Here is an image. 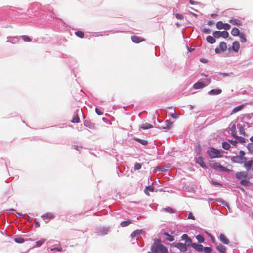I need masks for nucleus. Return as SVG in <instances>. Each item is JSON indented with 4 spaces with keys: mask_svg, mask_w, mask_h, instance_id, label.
Segmentation results:
<instances>
[{
    "mask_svg": "<svg viewBox=\"0 0 253 253\" xmlns=\"http://www.w3.org/2000/svg\"><path fill=\"white\" fill-rule=\"evenodd\" d=\"M151 247V252H148V253H168L167 248L161 244L160 240L155 239Z\"/></svg>",
    "mask_w": 253,
    "mask_h": 253,
    "instance_id": "nucleus-1",
    "label": "nucleus"
},
{
    "mask_svg": "<svg viewBox=\"0 0 253 253\" xmlns=\"http://www.w3.org/2000/svg\"><path fill=\"white\" fill-rule=\"evenodd\" d=\"M224 151L221 149H216L214 147H211L209 150H207V153L209 157L211 158H220L221 153Z\"/></svg>",
    "mask_w": 253,
    "mask_h": 253,
    "instance_id": "nucleus-2",
    "label": "nucleus"
},
{
    "mask_svg": "<svg viewBox=\"0 0 253 253\" xmlns=\"http://www.w3.org/2000/svg\"><path fill=\"white\" fill-rule=\"evenodd\" d=\"M213 36L215 38H219L222 37L223 38H227L229 36V33L226 31H216L213 33Z\"/></svg>",
    "mask_w": 253,
    "mask_h": 253,
    "instance_id": "nucleus-3",
    "label": "nucleus"
},
{
    "mask_svg": "<svg viewBox=\"0 0 253 253\" xmlns=\"http://www.w3.org/2000/svg\"><path fill=\"white\" fill-rule=\"evenodd\" d=\"M216 28L218 29H224L228 30L230 28V25L228 23H223L222 21H218L216 24Z\"/></svg>",
    "mask_w": 253,
    "mask_h": 253,
    "instance_id": "nucleus-4",
    "label": "nucleus"
},
{
    "mask_svg": "<svg viewBox=\"0 0 253 253\" xmlns=\"http://www.w3.org/2000/svg\"><path fill=\"white\" fill-rule=\"evenodd\" d=\"M232 162L236 163H243L246 162L247 158H242L239 156H232L231 157Z\"/></svg>",
    "mask_w": 253,
    "mask_h": 253,
    "instance_id": "nucleus-5",
    "label": "nucleus"
},
{
    "mask_svg": "<svg viewBox=\"0 0 253 253\" xmlns=\"http://www.w3.org/2000/svg\"><path fill=\"white\" fill-rule=\"evenodd\" d=\"M218 238L220 241L224 244L228 245L230 243L229 239L224 234H220Z\"/></svg>",
    "mask_w": 253,
    "mask_h": 253,
    "instance_id": "nucleus-6",
    "label": "nucleus"
},
{
    "mask_svg": "<svg viewBox=\"0 0 253 253\" xmlns=\"http://www.w3.org/2000/svg\"><path fill=\"white\" fill-rule=\"evenodd\" d=\"M175 247L179 249L181 252H185L187 250L186 244L178 243L175 244Z\"/></svg>",
    "mask_w": 253,
    "mask_h": 253,
    "instance_id": "nucleus-7",
    "label": "nucleus"
},
{
    "mask_svg": "<svg viewBox=\"0 0 253 253\" xmlns=\"http://www.w3.org/2000/svg\"><path fill=\"white\" fill-rule=\"evenodd\" d=\"M132 41L136 43H139L141 42L145 41V39L137 36H131Z\"/></svg>",
    "mask_w": 253,
    "mask_h": 253,
    "instance_id": "nucleus-8",
    "label": "nucleus"
},
{
    "mask_svg": "<svg viewBox=\"0 0 253 253\" xmlns=\"http://www.w3.org/2000/svg\"><path fill=\"white\" fill-rule=\"evenodd\" d=\"M235 176L237 179H241L243 178H246L248 176V173L245 171H240L237 172Z\"/></svg>",
    "mask_w": 253,
    "mask_h": 253,
    "instance_id": "nucleus-9",
    "label": "nucleus"
},
{
    "mask_svg": "<svg viewBox=\"0 0 253 253\" xmlns=\"http://www.w3.org/2000/svg\"><path fill=\"white\" fill-rule=\"evenodd\" d=\"M216 249L220 253H226L227 250V248L221 244H217Z\"/></svg>",
    "mask_w": 253,
    "mask_h": 253,
    "instance_id": "nucleus-10",
    "label": "nucleus"
},
{
    "mask_svg": "<svg viewBox=\"0 0 253 253\" xmlns=\"http://www.w3.org/2000/svg\"><path fill=\"white\" fill-rule=\"evenodd\" d=\"M232 49L235 52H238L240 49V43L238 41H235L232 44Z\"/></svg>",
    "mask_w": 253,
    "mask_h": 253,
    "instance_id": "nucleus-11",
    "label": "nucleus"
},
{
    "mask_svg": "<svg viewBox=\"0 0 253 253\" xmlns=\"http://www.w3.org/2000/svg\"><path fill=\"white\" fill-rule=\"evenodd\" d=\"M140 127L142 129L146 130L150 128H152L153 127L152 125L148 123H145L141 124L140 126Z\"/></svg>",
    "mask_w": 253,
    "mask_h": 253,
    "instance_id": "nucleus-12",
    "label": "nucleus"
},
{
    "mask_svg": "<svg viewBox=\"0 0 253 253\" xmlns=\"http://www.w3.org/2000/svg\"><path fill=\"white\" fill-rule=\"evenodd\" d=\"M244 163V167L246 168V169L247 171H249L252 167V166L253 164V161L252 160H249L248 161H246V162H245Z\"/></svg>",
    "mask_w": 253,
    "mask_h": 253,
    "instance_id": "nucleus-13",
    "label": "nucleus"
},
{
    "mask_svg": "<svg viewBox=\"0 0 253 253\" xmlns=\"http://www.w3.org/2000/svg\"><path fill=\"white\" fill-rule=\"evenodd\" d=\"M192 247L196 251L201 252L203 250V246L196 243L192 244Z\"/></svg>",
    "mask_w": 253,
    "mask_h": 253,
    "instance_id": "nucleus-14",
    "label": "nucleus"
},
{
    "mask_svg": "<svg viewBox=\"0 0 253 253\" xmlns=\"http://www.w3.org/2000/svg\"><path fill=\"white\" fill-rule=\"evenodd\" d=\"M165 125L162 126V128L164 129H169L172 126L173 123L172 122L167 120Z\"/></svg>",
    "mask_w": 253,
    "mask_h": 253,
    "instance_id": "nucleus-15",
    "label": "nucleus"
},
{
    "mask_svg": "<svg viewBox=\"0 0 253 253\" xmlns=\"http://www.w3.org/2000/svg\"><path fill=\"white\" fill-rule=\"evenodd\" d=\"M229 22L234 25L240 26L242 25L241 21L237 19L232 18L229 20Z\"/></svg>",
    "mask_w": 253,
    "mask_h": 253,
    "instance_id": "nucleus-16",
    "label": "nucleus"
},
{
    "mask_svg": "<svg viewBox=\"0 0 253 253\" xmlns=\"http://www.w3.org/2000/svg\"><path fill=\"white\" fill-rule=\"evenodd\" d=\"M79 111V110H77L76 112H75L74 116L71 121L72 123H75L80 122V118L78 114Z\"/></svg>",
    "mask_w": 253,
    "mask_h": 253,
    "instance_id": "nucleus-17",
    "label": "nucleus"
},
{
    "mask_svg": "<svg viewBox=\"0 0 253 253\" xmlns=\"http://www.w3.org/2000/svg\"><path fill=\"white\" fill-rule=\"evenodd\" d=\"M204 87H205V84H204L203 83L201 82L196 83L194 84V88L196 89L202 88Z\"/></svg>",
    "mask_w": 253,
    "mask_h": 253,
    "instance_id": "nucleus-18",
    "label": "nucleus"
},
{
    "mask_svg": "<svg viewBox=\"0 0 253 253\" xmlns=\"http://www.w3.org/2000/svg\"><path fill=\"white\" fill-rule=\"evenodd\" d=\"M231 34L234 36H237L241 33H240V31L237 28L234 27L231 30Z\"/></svg>",
    "mask_w": 253,
    "mask_h": 253,
    "instance_id": "nucleus-19",
    "label": "nucleus"
},
{
    "mask_svg": "<svg viewBox=\"0 0 253 253\" xmlns=\"http://www.w3.org/2000/svg\"><path fill=\"white\" fill-rule=\"evenodd\" d=\"M154 190V187L153 186H148L146 187L144 192L147 195L150 196L149 192H153Z\"/></svg>",
    "mask_w": 253,
    "mask_h": 253,
    "instance_id": "nucleus-20",
    "label": "nucleus"
},
{
    "mask_svg": "<svg viewBox=\"0 0 253 253\" xmlns=\"http://www.w3.org/2000/svg\"><path fill=\"white\" fill-rule=\"evenodd\" d=\"M210 166L215 169L219 170L221 165L219 163L214 162L213 164L211 163Z\"/></svg>",
    "mask_w": 253,
    "mask_h": 253,
    "instance_id": "nucleus-21",
    "label": "nucleus"
},
{
    "mask_svg": "<svg viewBox=\"0 0 253 253\" xmlns=\"http://www.w3.org/2000/svg\"><path fill=\"white\" fill-rule=\"evenodd\" d=\"M222 90L220 89H212L209 91V94L211 95H217L221 93Z\"/></svg>",
    "mask_w": 253,
    "mask_h": 253,
    "instance_id": "nucleus-22",
    "label": "nucleus"
},
{
    "mask_svg": "<svg viewBox=\"0 0 253 253\" xmlns=\"http://www.w3.org/2000/svg\"><path fill=\"white\" fill-rule=\"evenodd\" d=\"M142 234V230H136L132 233L131 236L132 238H133V237H135L139 235H141Z\"/></svg>",
    "mask_w": 253,
    "mask_h": 253,
    "instance_id": "nucleus-23",
    "label": "nucleus"
},
{
    "mask_svg": "<svg viewBox=\"0 0 253 253\" xmlns=\"http://www.w3.org/2000/svg\"><path fill=\"white\" fill-rule=\"evenodd\" d=\"M240 40L242 43H245L247 42L246 35L244 33H241L239 35Z\"/></svg>",
    "mask_w": 253,
    "mask_h": 253,
    "instance_id": "nucleus-24",
    "label": "nucleus"
},
{
    "mask_svg": "<svg viewBox=\"0 0 253 253\" xmlns=\"http://www.w3.org/2000/svg\"><path fill=\"white\" fill-rule=\"evenodd\" d=\"M207 41L208 42L213 44L216 41L214 37L211 36H208L207 37Z\"/></svg>",
    "mask_w": 253,
    "mask_h": 253,
    "instance_id": "nucleus-25",
    "label": "nucleus"
},
{
    "mask_svg": "<svg viewBox=\"0 0 253 253\" xmlns=\"http://www.w3.org/2000/svg\"><path fill=\"white\" fill-rule=\"evenodd\" d=\"M230 130L231 131L232 136H233V137L235 136L236 135V133H237L235 124L232 125Z\"/></svg>",
    "mask_w": 253,
    "mask_h": 253,
    "instance_id": "nucleus-26",
    "label": "nucleus"
},
{
    "mask_svg": "<svg viewBox=\"0 0 253 253\" xmlns=\"http://www.w3.org/2000/svg\"><path fill=\"white\" fill-rule=\"evenodd\" d=\"M219 46H220V49L222 51H225L227 49V45H226V43L224 42H221L219 44Z\"/></svg>",
    "mask_w": 253,
    "mask_h": 253,
    "instance_id": "nucleus-27",
    "label": "nucleus"
},
{
    "mask_svg": "<svg viewBox=\"0 0 253 253\" xmlns=\"http://www.w3.org/2000/svg\"><path fill=\"white\" fill-rule=\"evenodd\" d=\"M222 146L223 149L226 150H229L230 148V145L226 142H223L222 143Z\"/></svg>",
    "mask_w": 253,
    "mask_h": 253,
    "instance_id": "nucleus-28",
    "label": "nucleus"
},
{
    "mask_svg": "<svg viewBox=\"0 0 253 253\" xmlns=\"http://www.w3.org/2000/svg\"><path fill=\"white\" fill-rule=\"evenodd\" d=\"M164 234L167 236V239L169 241H173L174 240V237L167 232H165Z\"/></svg>",
    "mask_w": 253,
    "mask_h": 253,
    "instance_id": "nucleus-29",
    "label": "nucleus"
},
{
    "mask_svg": "<svg viewBox=\"0 0 253 253\" xmlns=\"http://www.w3.org/2000/svg\"><path fill=\"white\" fill-rule=\"evenodd\" d=\"M234 137L235 138L236 140H237L238 142H239L240 143H244L246 142L245 139L242 137H240L236 135Z\"/></svg>",
    "mask_w": 253,
    "mask_h": 253,
    "instance_id": "nucleus-30",
    "label": "nucleus"
},
{
    "mask_svg": "<svg viewBox=\"0 0 253 253\" xmlns=\"http://www.w3.org/2000/svg\"><path fill=\"white\" fill-rule=\"evenodd\" d=\"M243 108L242 105H240L236 107L232 111L231 114L236 113V112L240 111Z\"/></svg>",
    "mask_w": 253,
    "mask_h": 253,
    "instance_id": "nucleus-31",
    "label": "nucleus"
},
{
    "mask_svg": "<svg viewBox=\"0 0 253 253\" xmlns=\"http://www.w3.org/2000/svg\"><path fill=\"white\" fill-rule=\"evenodd\" d=\"M46 241L45 239H41L39 241H38L36 242V246L40 247Z\"/></svg>",
    "mask_w": 253,
    "mask_h": 253,
    "instance_id": "nucleus-32",
    "label": "nucleus"
},
{
    "mask_svg": "<svg viewBox=\"0 0 253 253\" xmlns=\"http://www.w3.org/2000/svg\"><path fill=\"white\" fill-rule=\"evenodd\" d=\"M197 163L199 164L203 168L205 167V165L202 158L199 157V158L197 160Z\"/></svg>",
    "mask_w": 253,
    "mask_h": 253,
    "instance_id": "nucleus-33",
    "label": "nucleus"
},
{
    "mask_svg": "<svg viewBox=\"0 0 253 253\" xmlns=\"http://www.w3.org/2000/svg\"><path fill=\"white\" fill-rule=\"evenodd\" d=\"M240 183L242 185L247 186L249 185L250 182L248 179H243L240 181Z\"/></svg>",
    "mask_w": 253,
    "mask_h": 253,
    "instance_id": "nucleus-34",
    "label": "nucleus"
},
{
    "mask_svg": "<svg viewBox=\"0 0 253 253\" xmlns=\"http://www.w3.org/2000/svg\"><path fill=\"white\" fill-rule=\"evenodd\" d=\"M75 35L80 37V38H83L84 36V33L83 32V31H76L75 32Z\"/></svg>",
    "mask_w": 253,
    "mask_h": 253,
    "instance_id": "nucleus-35",
    "label": "nucleus"
},
{
    "mask_svg": "<svg viewBox=\"0 0 253 253\" xmlns=\"http://www.w3.org/2000/svg\"><path fill=\"white\" fill-rule=\"evenodd\" d=\"M131 223V221H123L121 223V226L123 227H126L128 226Z\"/></svg>",
    "mask_w": 253,
    "mask_h": 253,
    "instance_id": "nucleus-36",
    "label": "nucleus"
},
{
    "mask_svg": "<svg viewBox=\"0 0 253 253\" xmlns=\"http://www.w3.org/2000/svg\"><path fill=\"white\" fill-rule=\"evenodd\" d=\"M42 218L51 219L54 218V215L51 213H47L42 216Z\"/></svg>",
    "mask_w": 253,
    "mask_h": 253,
    "instance_id": "nucleus-37",
    "label": "nucleus"
},
{
    "mask_svg": "<svg viewBox=\"0 0 253 253\" xmlns=\"http://www.w3.org/2000/svg\"><path fill=\"white\" fill-rule=\"evenodd\" d=\"M21 37L22 39V40L25 42H30L31 41V38L27 35H23Z\"/></svg>",
    "mask_w": 253,
    "mask_h": 253,
    "instance_id": "nucleus-38",
    "label": "nucleus"
},
{
    "mask_svg": "<svg viewBox=\"0 0 253 253\" xmlns=\"http://www.w3.org/2000/svg\"><path fill=\"white\" fill-rule=\"evenodd\" d=\"M14 241L18 243H22L25 241V240L23 238L17 237L14 239Z\"/></svg>",
    "mask_w": 253,
    "mask_h": 253,
    "instance_id": "nucleus-39",
    "label": "nucleus"
},
{
    "mask_svg": "<svg viewBox=\"0 0 253 253\" xmlns=\"http://www.w3.org/2000/svg\"><path fill=\"white\" fill-rule=\"evenodd\" d=\"M196 239L199 243H203L204 241V238L201 235H198Z\"/></svg>",
    "mask_w": 253,
    "mask_h": 253,
    "instance_id": "nucleus-40",
    "label": "nucleus"
},
{
    "mask_svg": "<svg viewBox=\"0 0 253 253\" xmlns=\"http://www.w3.org/2000/svg\"><path fill=\"white\" fill-rule=\"evenodd\" d=\"M136 141L139 142L140 143L142 144L143 145H146L148 144V141L146 140L140 139H136Z\"/></svg>",
    "mask_w": 253,
    "mask_h": 253,
    "instance_id": "nucleus-41",
    "label": "nucleus"
},
{
    "mask_svg": "<svg viewBox=\"0 0 253 253\" xmlns=\"http://www.w3.org/2000/svg\"><path fill=\"white\" fill-rule=\"evenodd\" d=\"M219 170L221 171H226V172L230 171V170L227 168L223 167L221 165L220 166V167L219 168Z\"/></svg>",
    "mask_w": 253,
    "mask_h": 253,
    "instance_id": "nucleus-42",
    "label": "nucleus"
},
{
    "mask_svg": "<svg viewBox=\"0 0 253 253\" xmlns=\"http://www.w3.org/2000/svg\"><path fill=\"white\" fill-rule=\"evenodd\" d=\"M247 148L249 150V151L252 153L253 152V143H250L248 144Z\"/></svg>",
    "mask_w": 253,
    "mask_h": 253,
    "instance_id": "nucleus-43",
    "label": "nucleus"
},
{
    "mask_svg": "<svg viewBox=\"0 0 253 253\" xmlns=\"http://www.w3.org/2000/svg\"><path fill=\"white\" fill-rule=\"evenodd\" d=\"M239 132L241 134L243 135L244 136H245V131L244 129V126H240L239 128Z\"/></svg>",
    "mask_w": 253,
    "mask_h": 253,
    "instance_id": "nucleus-44",
    "label": "nucleus"
},
{
    "mask_svg": "<svg viewBox=\"0 0 253 253\" xmlns=\"http://www.w3.org/2000/svg\"><path fill=\"white\" fill-rule=\"evenodd\" d=\"M141 164L140 163H136L134 165V169L135 170L140 169L141 168Z\"/></svg>",
    "mask_w": 253,
    "mask_h": 253,
    "instance_id": "nucleus-45",
    "label": "nucleus"
},
{
    "mask_svg": "<svg viewBox=\"0 0 253 253\" xmlns=\"http://www.w3.org/2000/svg\"><path fill=\"white\" fill-rule=\"evenodd\" d=\"M204 251L205 253H210L211 252L212 249L210 247H206L204 248Z\"/></svg>",
    "mask_w": 253,
    "mask_h": 253,
    "instance_id": "nucleus-46",
    "label": "nucleus"
},
{
    "mask_svg": "<svg viewBox=\"0 0 253 253\" xmlns=\"http://www.w3.org/2000/svg\"><path fill=\"white\" fill-rule=\"evenodd\" d=\"M186 246H190L192 245V240L190 239V238H189L187 240L185 241V243Z\"/></svg>",
    "mask_w": 253,
    "mask_h": 253,
    "instance_id": "nucleus-47",
    "label": "nucleus"
},
{
    "mask_svg": "<svg viewBox=\"0 0 253 253\" xmlns=\"http://www.w3.org/2000/svg\"><path fill=\"white\" fill-rule=\"evenodd\" d=\"M245 153L244 152V151H240L239 152V155H238V156H240V157H241L242 158H247L246 157H245Z\"/></svg>",
    "mask_w": 253,
    "mask_h": 253,
    "instance_id": "nucleus-48",
    "label": "nucleus"
},
{
    "mask_svg": "<svg viewBox=\"0 0 253 253\" xmlns=\"http://www.w3.org/2000/svg\"><path fill=\"white\" fill-rule=\"evenodd\" d=\"M165 211L168 212H172L173 209L170 207H168L167 208H165L164 209Z\"/></svg>",
    "mask_w": 253,
    "mask_h": 253,
    "instance_id": "nucleus-49",
    "label": "nucleus"
},
{
    "mask_svg": "<svg viewBox=\"0 0 253 253\" xmlns=\"http://www.w3.org/2000/svg\"><path fill=\"white\" fill-rule=\"evenodd\" d=\"M228 141L232 144L233 145L236 146L237 144V141L236 140H233L229 139Z\"/></svg>",
    "mask_w": 253,
    "mask_h": 253,
    "instance_id": "nucleus-50",
    "label": "nucleus"
},
{
    "mask_svg": "<svg viewBox=\"0 0 253 253\" xmlns=\"http://www.w3.org/2000/svg\"><path fill=\"white\" fill-rule=\"evenodd\" d=\"M182 239L183 240H187L189 237H188V236L186 234H183L182 237H181Z\"/></svg>",
    "mask_w": 253,
    "mask_h": 253,
    "instance_id": "nucleus-51",
    "label": "nucleus"
},
{
    "mask_svg": "<svg viewBox=\"0 0 253 253\" xmlns=\"http://www.w3.org/2000/svg\"><path fill=\"white\" fill-rule=\"evenodd\" d=\"M95 112L99 115H101L102 114V112L97 108H95Z\"/></svg>",
    "mask_w": 253,
    "mask_h": 253,
    "instance_id": "nucleus-52",
    "label": "nucleus"
},
{
    "mask_svg": "<svg viewBox=\"0 0 253 253\" xmlns=\"http://www.w3.org/2000/svg\"><path fill=\"white\" fill-rule=\"evenodd\" d=\"M188 219H193V220L195 219V217H194V216H193V214L192 213H189Z\"/></svg>",
    "mask_w": 253,
    "mask_h": 253,
    "instance_id": "nucleus-53",
    "label": "nucleus"
},
{
    "mask_svg": "<svg viewBox=\"0 0 253 253\" xmlns=\"http://www.w3.org/2000/svg\"><path fill=\"white\" fill-rule=\"evenodd\" d=\"M176 17L178 19H182L183 18V16L181 14H176Z\"/></svg>",
    "mask_w": 253,
    "mask_h": 253,
    "instance_id": "nucleus-54",
    "label": "nucleus"
},
{
    "mask_svg": "<svg viewBox=\"0 0 253 253\" xmlns=\"http://www.w3.org/2000/svg\"><path fill=\"white\" fill-rule=\"evenodd\" d=\"M203 32H204L205 33L208 34L210 32V30L208 28H204L203 30Z\"/></svg>",
    "mask_w": 253,
    "mask_h": 253,
    "instance_id": "nucleus-55",
    "label": "nucleus"
},
{
    "mask_svg": "<svg viewBox=\"0 0 253 253\" xmlns=\"http://www.w3.org/2000/svg\"><path fill=\"white\" fill-rule=\"evenodd\" d=\"M211 241L212 242L215 244L216 245H217V244L216 243V241H215V239L214 237H213L212 236H211Z\"/></svg>",
    "mask_w": 253,
    "mask_h": 253,
    "instance_id": "nucleus-56",
    "label": "nucleus"
},
{
    "mask_svg": "<svg viewBox=\"0 0 253 253\" xmlns=\"http://www.w3.org/2000/svg\"><path fill=\"white\" fill-rule=\"evenodd\" d=\"M52 250L61 251H62V249L58 248H55L52 249Z\"/></svg>",
    "mask_w": 253,
    "mask_h": 253,
    "instance_id": "nucleus-57",
    "label": "nucleus"
},
{
    "mask_svg": "<svg viewBox=\"0 0 253 253\" xmlns=\"http://www.w3.org/2000/svg\"><path fill=\"white\" fill-rule=\"evenodd\" d=\"M212 183L214 184V185H220V184L217 182H215V181H212Z\"/></svg>",
    "mask_w": 253,
    "mask_h": 253,
    "instance_id": "nucleus-58",
    "label": "nucleus"
},
{
    "mask_svg": "<svg viewBox=\"0 0 253 253\" xmlns=\"http://www.w3.org/2000/svg\"><path fill=\"white\" fill-rule=\"evenodd\" d=\"M214 23H213V21H209L208 22V25H211L212 24H213Z\"/></svg>",
    "mask_w": 253,
    "mask_h": 253,
    "instance_id": "nucleus-59",
    "label": "nucleus"
},
{
    "mask_svg": "<svg viewBox=\"0 0 253 253\" xmlns=\"http://www.w3.org/2000/svg\"><path fill=\"white\" fill-rule=\"evenodd\" d=\"M189 2L191 4H195L196 3V2H195L192 0H189Z\"/></svg>",
    "mask_w": 253,
    "mask_h": 253,
    "instance_id": "nucleus-60",
    "label": "nucleus"
},
{
    "mask_svg": "<svg viewBox=\"0 0 253 253\" xmlns=\"http://www.w3.org/2000/svg\"><path fill=\"white\" fill-rule=\"evenodd\" d=\"M88 123H89V122H88V121H85L84 122V125H85V126H89L88 125Z\"/></svg>",
    "mask_w": 253,
    "mask_h": 253,
    "instance_id": "nucleus-61",
    "label": "nucleus"
},
{
    "mask_svg": "<svg viewBox=\"0 0 253 253\" xmlns=\"http://www.w3.org/2000/svg\"><path fill=\"white\" fill-rule=\"evenodd\" d=\"M200 61H201L202 62H203V63H205V62H206V60H205V59H200Z\"/></svg>",
    "mask_w": 253,
    "mask_h": 253,
    "instance_id": "nucleus-62",
    "label": "nucleus"
},
{
    "mask_svg": "<svg viewBox=\"0 0 253 253\" xmlns=\"http://www.w3.org/2000/svg\"><path fill=\"white\" fill-rule=\"evenodd\" d=\"M171 117H172V118H175L176 117V116L175 114H171Z\"/></svg>",
    "mask_w": 253,
    "mask_h": 253,
    "instance_id": "nucleus-63",
    "label": "nucleus"
},
{
    "mask_svg": "<svg viewBox=\"0 0 253 253\" xmlns=\"http://www.w3.org/2000/svg\"><path fill=\"white\" fill-rule=\"evenodd\" d=\"M250 140L252 142H253V136H252V137L250 138Z\"/></svg>",
    "mask_w": 253,
    "mask_h": 253,
    "instance_id": "nucleus-64",
    "label": "nucleus"
}]
</instances>
